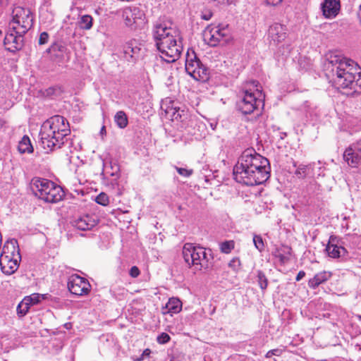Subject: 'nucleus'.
I'll return each instance as SVG.
<instances>
[{"mask_svg": "<svg viewBox=\"0 0 361 361\" xmlns=\"http://www.w3.org/2000/svg\"><path fill=\"white\" fill-rule=\"evenodd\" d=\"M269 160L256 152L253 148L244 150L233 167L236 182L255 186L265 183L270 177Z\"/></svg>", "mask_w": 361, "mask_h": 361, "instance_id": "1", "label": "nucleus"}, {"mask_svg": "<svg viewBox=\"0 0 361 361\" xmlns=\"http://www.w3.org/2000/svg\"><path fill=\"white\" fill-rule=\"evenodd\" d=\"M152 36L163 61L172 63L180 57L183 51L180 32L172 23L161 20L156 21L153 25Z\"/></svg>", "mask_w": 361, "mask_h": 361, "instance_id": "2", "label": "nucleus"}, {"mask_svg": "<svg viewBox=\"0 0 361 361\" xmlns=\"http://www.w3.org/2000/svg\"><path fill=\"white\" fill-rule=\"evenodd\" d=\"M331 64V81L336 88H349L355 93L361 92V68L350 59L334 56Z\"/></svg>", "mask_w": 361, "mask_h": 361, "instance_id": "3", "label": "nucleus"}, {"mask_svg": "<svg viewBox=\"0 0 361 361\" xmlns=\"http://www.w3.org/2000/svg\"><path fill=\"white\" fill-rule=\"evenodd\" d=\"M33 15L28 8L16 6L12 11L8 31L4 37V44L11 52L21 49L24 35L33 25Z\"/></svg>", "mask_w": 361, "mask_h": 361, "instance_id": "4", "label": "nucleus"}, {"mask_svg": "<svg viewBox=\"0 0 361 361\" xmlns=\"http://www.w3.org/2000/svg\"><path fill=\"white\" fill-rule=\"evenodd\" d=\"M71 133L66 118L56 115L43 123L39 132V145L47 152L60 149Z\"/></svg>", "mask_w": 361, "mask_h": 361, "instance_id": "5", "label": "nucleus"}, {"mask_svg": "<svg viewBox=\"0 0 361 361\" xmlns=\"http://www.w3.org/2000/svg\"><path fill=\"white\" fill-rule=\"evenodd\" d=\"M264 95L257 80L246 81L239 92L237 109L243 114H250L264 106Z\"/></svg>", "mask_w": 361, "mask_h": 361, "instance_id": "6", "label": "nucleus"}, {"mask_svg": "<svg viewBox=\"0 0 361 361\" xmlns=\"http://www.w3.org/2000/svg\"><path fill=\"white\" fill-rule=\"evenodd\" d=\"M30 188L36 197L47 203H56L64 196V192L61 186L46 178H33L30 183Z\"/></svg>", "mask_w": 361, "mask_h": 361, "instance_id": "7", "label": "nucleus"}, {"mask_svg": "<svg viewBox=\"0 0 361 361\" xmlns=\"http://www.w3.org/2000/svg\"><path fill=\"white\" fill-rule=\"evenodd\" d=\"M182 255L185 263L190 267H193L196 271L207 269L212 265V251H207L203 247L185 243L183 247Z\"/></svg>", "mask_w": 361, "mask_h": 361, "instance_id": "8", "label": "nucleus"}, {"mask_svg": "<svg viewBox=\"0 0 361 361\" xmlns=\"http://www.w3.org/2000/svg\"><path fill=\"white\" fill-rule=\"evenodd\" d=\"M185 71L196 80L205 82L209 79L208 68L201 63L192 49H188L186 54Z\"/></svg>", "mask_w": 361, "mask_h": 361, "instance_id": "9", "label": "nucleus"}, {"mask_svg": "<svg viewBox=\"0 0 361 361\" xmlns=\"http://www.w3.org/2000/svg\"><path fill=\"white\" fill-rule=\"evenodd\" d=\"M122 18L130 30L142 28L145 24V14L139 7H126L122 11Z\"/></svg>", "mask_w": 361, "mask_h": 361, "instance_id": "10", "label": "nucleus"}, {"mask_svg": "<svg viewBox=\"0 0 361 361\" xmlns=\"http://www.w3.org/2000/svg\"><path fill=\"white\" fill-rule=\"evenodd\" d=\"M203 38L209 46L215 47L229 39V32L227 27L211 25L204 30Z\"/></svg>", "mask_w": 361, "mask_h": 361, "instance_id": "11", "label": "nucleus"}, {"mask_svg": "<svg viewBox=\"0 0 361 361\" xmlns=\"http://www.w3.org/2000/svg\"><path fill=\"white\" fill-rule=\"evenodd\" d=\"M68 288L72 294L82 296L89 293L91 285L86 279L78 275H73L68 279Z\"/></svg>", "mask_w": 361, "mask_h": 361, "instance_id": "12", "label": "nucleus"}, {"mask_svg": "<svg viewBox=\"0 0 361 361\" xmlns=\"http://www.w3.org/2000/svg\"><path fill=\"white\" fill-rule=\"evenodd\" d=\"M98 223L94 215L85 214L79 216L72 221V225L78 230L89 231L94 228Z\"/></svg>", "mask_w": 361, "mask_h": 361, "instance_id": "13", "label": "nucleus"}, {"mask_svg": "<svg viewBox=\"0 0 361 361\" xmlns=\"http://www.w3.org/2000/svg\"><path fill=\"white\" fill-rule=\"evenodd\" d=\"M286 27L282 24L273 23L269 29L268 36L271 42L277 44L286 38Z\"/></svg>", "mask_w": 361, "mask_h": 361, "instance_id": "14", "label": "nucleus"}, {"mask_svg": "<svg viewBox=\"0 0 361 361\" xmlns=\"http://www.w3.org/2000/svg\"><path fill=\"white\" fill-rule=\"evenodd\" d=\"M0 266L3 273L6 275H11L17 271L19 263L18 259H14L13 256L1 254Z\"/></svg>", "mask_w": 361, "mask_h": 361, "instance_id": "15", "label": "nucleus"}, {"mask_svg": "<svg viewBox=\"0 0 361 361\" xmlns=\"http://www.w3.org/2000/svg\"><path fill=\"white\" fill-rule=\"evenodd\" d=\"M326 250L330 257L339 258L344 257L347 253L346 249L342 245H338L337 238L331 236L326 245Z\"/></svg>", "mask_w": 361, "mask_h": 361, "instance_id": "16", "label": "nucleus"}, {"mask_svg": "<svg viewBox=\"0 0 361 361\" xmlns=\"http://www.w3.org/2000/svg\"><path fill=\"white\" fill-rule=\"evenodd\" d=\"M341 7L340 0H324L322 4V9L326 18L335 17Z\"/></svg>", "mask_w": 361, "mask_h": 361, "instance_id": "17", "label": "nucleus"}, {"mask_svg": "<svg viewBox=\"0 0 361 361\" xmlns=\"http://www.w3.org/2000/svg\"><path fill=\"white\" fill-rule=\"evenodd\" d=\"M343 159L351 167H357L361 164V154L353 146L345 150Z\"/></svg>", "mask_w": 361, "mask_h": 361, "instance_id": "18", "label": "nucleus"}, {"mask_svg": "<svg viewBox=\"0 0 361 361\" xmlns=\"http://www.w3.org/2000/svg\"><path fill=\"white\" fill-rule=\"evenodd\" d=\"M140 50L135 41L128 42L123 46V57L129 62H134L138 57Z\"/></svg>", "mask_w": 361, "mask_h": 361, "instance_id": "19", "label": "nucleus"}, {"mask_svg": "<svg viewBox=\"0 0 361 361\" xmlns=\"http://www.w3.org/2000/svg\"><path fill=\"white\" fill-rule=\"evenodd\" d=\"M316 162H312L309 164H300L297 166L295 171V176L298 178H305L306 177H315Z\"/></svg>", "mask_w": 361, "mask_h": 361, "instance_id": "20", "label": "nucleus"}, {"mask_svg": "<svg viewBox=\"0 0 361 361\" xmlns=\"http://www.w3.org/2000/svg\"><path fill=\"white\" fill-rule=\"evenodd\" d=\"M166 115L173 121L183 122L187 118V113L179 107L168 106L165 109Z\"/></svg>", "mask_w": 361, "mask_h": 361, "instance_id": "21", "label": "nucleus"}, {"mask_svg": "<svg viewBox=\"0 0 361 361\" xmlns=\"http://www.w3.org/2000/svg\"><path fill=\"white\" fill-rule=\"evenodd\" d=\"M182 310V302L177 298H170L164 307L162 308V313L164 314H170L172 315L173 314H177Z\"/></svg>", "mask_w": 361, "mask_h": 361, "instance_id": "22", "label": "nucleus"}, {"mask_svg": "<svg viewBox=\"0 0 361 361\" xmlns=\"http://www.w3.org/2000/svg\"><path fill=\"white\" fill-rule=\"evenodd\" d=\"M332 274L329 271H321L314 275V276L310 279L308 281V286L310 288L315 289L320 284L328 281Z\"/></svg>", "mask_w": 361, "mask_h": 361, "instance_id": "23", "label": "nucleus"}, {"mask_svg": "<svg viewBox=\"0 0 361 361\" xmlns=\"http://www.w3.org/2000/svg\"><path fill=\"white\" fill-rule=\"evenodd\" d=\"M300 111L303 112V116L301 117L302 121H312L317 117V109L311 106L309 102H305L301 106Z\"/></svg>", "mask_w": 361, "mask_h": 361, "instance_id": "24", "label": "nucleus"}, {"mask_svg": "<svg viewBox=\"0 0 361 361\" xmlns=\"http://www.w3.org/2000/svg\"><path fill=\"white\" fill-rule=\"evenodd\" d=\"M15 252H17L18 258H20L18 241L16 239L7 240L3 247L1 254H4V255L14 256Z\"/></svg>", "mask_w": 361, "mask_h": 361, "instance_id": "25", "label": "nucleus"}, {"mask_svg": "<svg viewBox=\"0 0 361 361\" xmlns=\"http://www.w3.org/2000/svg\"><path fill=\"white\" fill-rule=\"evenodd\" d=\"M18 149L20 154L31 153L33 152V147L27 135H24L18 142Z\"/></svg>", "mask_w": 361, "mask_h": 361, "instance_id": "26", "label": "nucleus"}, {"mask_svg": "<svg viewBox=\"0 0 361 361\" xmlns=\"http://www.w3.org/2000/svg\"><path fill=\"white\" fill-rule=\"evenodd\" d=\"M47 294L32 293L30 295L25 296L26 301L28 302L30 307L39 304L42 300L47 299Z\"/></svg>", "mask_w": 361, "mask_h": 361, "instance_id": "27", "label": "nucleus"}, {"mask_svg": "<svg viewBox=\"0 0 361 361\" xmlns=\"http://www.w3.org/2000/svg\"><path fill=\"white\" fill-rule=\"evenodd\" d=\"M93 18L90 15L82 16L78 20V25L82 30H90L92 27Z\"/></svg>", "mask_w": 361, "mask_h": 361, "instance_id": "28", "label": "nucleus"}, {"mask_svg": "<svg viewBox=\"0 0 361 361\" xmlns=\"http://www.w3.org/2000/svg\"><path fill=\"white\" fill-rule=\"evenodd\" d=\"M114 121L120 128H124L128 125V117L123 111H118L114 116Z\"/></svg>", "mask_w": 361, "mask_h": 361, "instance_id": "29", "label": "nucleus"}, {"mask_svg": "<svg viewBox=\"0 0 361 361\" xmlns=\"http://www.w3.org/2000/svg\"><path fill=\"white\" fill-rule=\"evenodd\" d=\"M290 255V248L286 247L283 250H278L276 253V257L279 259L281 264L287 263L289 259V255Z\"/></svg>", "mask_w": 361, "mask_h": 361, "instance_id": "30", "label": "nucleus"}, {"mask_svg": "<svg viewBox=\"0 0 361 361\" xmlns=\"http://www.w3.org/2000/svg\"><path fill=\"white\" fill-rule=\"evenodd\" d=\"M30 308V305L26 299L24 298L22 301L18 305L16 308L17 314L19 317H23L26 315Z\"/></svg>", "mask_w": 361, "mask_h": 361, "instance_id": "31", "label": "nucleus"}, {"mask_svg": "<svg viewBox=\"0 0 361 361\" xmlns=\"http://www.w3.org/2000/svg\"><path fill=\"white\" fill-rule=\"evenodd\" d=\"M66 51V47L61 43H54L47 49V52L49 54H54L56 56H59V54H63Z\"/></svg>", "mask_w": 361, "mask_h": 361, "instance_id": "32", "label": "nucleus"}, {"mask_svg": "<svg viewBox=\"0 0 361 361\" xmlns=\"http://www.w3.org/2000/svg\"><path fill=\"white\" fill-rule=\"evenodd\" d=\"M257 278L258 285L259 286L262 290H266L268 286V279L266 277L264 273L261 270H258L257 271Z\"/></svg>", "mask_w": 361, "mask_h": 361, "instance_id": "33", "label": "nucleus"}, {"mask_svg": "<svg viewBox=\"0 0 361 361\" xmlns=\"http://www.w3.org/2000/svg\"><path fill=\"white\" fill-rule=\"evenodd\" d=\"M234 245L235 243L233 240L224 241L221 243L220 249L222 252L228 254L233 250Z\"/></svg>", "mask_w": 361, "mask_h": 361, "instance_id": "34", "label": "nucleus"}, {"mask_svg": "<svg viewBox=\"0 0 361 361\" xmlns=\"http://www.w3.org/2000/svg\"><path fill=\"white\" fill-rule=\"evenodd\" d=\"M228 267L234 272H238L241 269V262L239 257H233L228 263Z\"/></svg>", "mask_w": 361, "mask_h": 361, "instance_id": "35", "label": "nucleus"}, {"mask_svg": "<svg viewBox=\"0 0 361 361\" xmlns=\"http://www.w3.org/2000/svg\"><path fill=\"white\" fill-rule=\"evenodd\" d=\"M95 201L99 204H101L102 206H106L109 203V198L106 193L101 192L96 197Z\"/></svg>", "mask_w": 361, "mask_h": 361, "instance_id": "36", "label": "nucleus"}, {"mask_svg": "<svg viewBox=\"0 0 361 361\" xmlns=\"http://www.w3.org/2000/svg\"><path fill=\"white\" fill-rule=\"evenodd\" d=\"M253 243L255 247L259 251L262 252L264 249V245L262 240V238L258 235H254L253 236Z\"/></svg>", "mask_w": 361, "mask_h": 361, "instance_id": "37", "label": "nucleus"}, {"mask_svg": "<svg viewBox=\"0 0 361 361\" xmlns=\"http://www.w3.org/2000/svg\"><path fill=\"white\" fill-rule=\"evenodd\" d=\"M175 169H176V171L178 173V174H180V176H182L183 177H186V178L190 177L193 173L192 169H185V168L178 167V166H175Z\"/></svg>", "mask_w": 361, "mask_h": 361, "instance_id": "38", "label": "nucleus"}, {"mask_svg": "<svg viewBox=\"0 0 361 361\" xmlns=\"http://www.w3.org/2000/svg\"><path fill=\"white\" fill-rule=\"evenodd\" d=\"M157 341L160 344H165L170 341V336L166 333H161L157 336Z\"/></svg>", "mask_w": 361, "mask_h": 361, "instance_id": "39", "label": "nucleus"}, {"mask_svg": "<svg viewBox=\"0 0 361 361\" xmlns=\"http://www.w3.org/2000/svg\"><path fill=\"white\" fill-rule=\"evenodd\" d=\"M324 169L323 166H321V162L318 161L317 163H316V168L314 170L315 177L324 176Z\"/></svg>", "mask_w": 361, "mask_h": 361, "instance_id": "40", "label": "nucleus"}, {"mask_svg": "<svg viewBox=\"0 0 361 361\" xmlns=\"http://www.w3.org/2000/svg\"><path fill=\"white\" fill-rule=\"evenodd\" d=\"M282 352H283V350L281 349H279V348L273 349V350H269L266 353L265 357L270 358L273 355L280 356L281 355Z\"/></svg>", "mask_w": 361, "mask_h": 361, "instance_id": "41", "label": "nucleus"}, {"mask_svg": "<svg viewBox=\"0 0 361 361\" xmlns=\"http://www.w3.org/2000/svg\"><path fill=\"white\" fill-rule=\"evenodd\" d=\"M49 37V34L47 32H42L38 40L39 44L42 45L47 44L48 42Z\"/></svg>", "mask_w": 361, "mask_h": 361, "instance_id": "42", "label": "nucleus"}, {"mask_svg": "<svg viewBox=\"0 0 361 361\" xmlns=\"http://www.w3.org/2000/svg\"><path fill=\"white\" fill-rule=\"evenodd\" d=\"M121 290V293L118 294V295H116V290L113 288L111 289V295L116 299L118 300H121V296H123L126 292V290L122 288L120 289Z\"/></svg>", "mask_w": 361, "mask_h": 361, "instance_id": "43", "label": "nucleus"}, {"mask_svg": "<svg viewBox=\"0 0 361 361\" xmlns=\"http://www.w3.org/2000/svg\"><path fill=\"white\" fill-rule=\"evenodd\" d=\"M140 270L137 267L133 266L130 268V275L132 277H133V278L137 277L140 275Z\"/></svg>", "mask_w": 361, "mask_h": 361, "instance_id": "44", "label": "nucleus"}, {"mask_svg": "<svg viewBox=\"0 0 361 361\" xmlns=\"http://www.w3.org/2000/svg\"><path fill=\"white\" fill-rule=\"evenodd\" d=\"M267 5L269 6H277L279 5L283 0H264Z\"/></svg>", "mask_w": 361, "mask_h": 361, "instance_id": "45", "label": "nucleus"}, {"mask_svg": "<svg viewBox=\"0 0 361 361\" xmlns=\"http://www.w3.org/2000/svg\"><path fill=\"white\" fill-rule=\"evenodd\" d=\"M201 17L203 20H209L212 17V13L211 11H207L205 13H202Z\"/></svg>", "mask_w": 361, "mask_h": 361, "instance_id": "46", "label": "nucleus"}, {"mask_svg": "<svg viewBox=\"0 0 361 361\" xmlns=\"http://www.w3.org/2000/svg\"><path fill=\"white\" fill-rule=\"evenodd\" d=\"M360 154H361V139L358 140L355 144L353 146Z\"/></svg>", "mask_w": 361, "mask_h": 361, "instance_id": "47", "label": "nucleus"}, {"mask_svg": "<svg viewBox=\"0 0 361 361\" xmlns=\"http://www.w3.org/2000/svg\"><path fill=\"white\" fill-rule=\"evenodd\" d=\"M305 276V272L304 271H300L296 276L295 280L296 281H300L303 277Z\"/></svg>", "mask_w": 361, "mask_h": 361, "instance_id": "48", "label": "nucleus"}, {"mask_svg": "<svg viewBox=\"0 0 361 361\" xmlns=\"http://www.w3.org/2000/svg\"><path fill=\"white\" fill-rule=\"evenodd\" d=\"M151 353V350L149 348L145 349L142 353L141 354L142 356H143L145 358L146 357H149Z\"/></svg>", "mask_w": 361, "mask_h": 361, "instance_id": "49", "label": "nucleus"}, {"mask_svg": "<svg viewBox=\"0 0 361 361\" xmlns=\"http://www.w3.org/2000/svg\"><path fill=\"white\" fill-rule=\"evenodd\" d=\"M56 89L55 87H50L47 90V95H51L54 94V92Z\"/></svg>", "mask_w": 361, "mask_h": 361, "instance_id": "50", "label": "nucleus"}, {"mask_svg": "<svg viewBox=\"0 0 361 361\" xmlns=\"http://www.w3.org/2000/svg\"><path fill=\"white\" fill-rule=\"evenodd\" d=\"M350 238L355 242H359L360 240V237L356 235H352Z\"/></svg>", "mask_w": 361, "mask_h": 361, "instance_id": "51", "label": "nucleus"}, {"mask_svg": "<svg viewBox=\"0 0 361 361\" xmlns=\"http://www.w3.org/2000/svg\"><path fill=\"white\" fill-rule=\"evenodd\" d=\"M209 126H210L211 128L214 130L216 128L217 122H216V121L210 122Z\"/></svg>", "mask_w": 361, "mask_h": 361, "instance_id": "52", "label": "nucleus"}, {"mask_svg": "<svg viewBox=\"0 0 361 361\" xmlns=\"http://www.w3.org/2000/svg\"><path fill=\"white\" fill-rule=\"evenodd\" d=\"M357 16H358V18H359V20H360V23L361 24V5L359 7V10L357 11Z\"/></svg>", "mask_w": 361, "mask_h": 361, "instance_id": "53", "label": "nucleus"}, {"mask_svg": "<svg viewBox=\"0 0 361 361\" xmlns=\"http://www.w3.org/2000/svg\"><path fill=\"white\" fill-rule=\"evenodd\" d=\"M144 359H145V357L140 355L139 357L134 359V360L135 361H142Z\"/></svg>", "mask_w": 361, "mask_h": 361, "instance_id": "54", "label": "nucleus"}, {"mask_svg": "<svg viewBox=\"0 0 361 361\" xmlns=\"http://www.w3.org/2000/svg\"><path fill=\"white\" fill-rule=\"evenodd\" d=\"M286 133H281V135H280V138L281 139H283L284 137H286Z\"/></svg>", "mask_w": 361, "mask_h": 361, "instance_id": "55", "label": "nucleus"}, {"mask_svg": "<svg viewBox=\"0 0 361 361\" xmlns=\"http://www.w3.org/2000/svg\"><path fill=\"white\" fill-rule=\"evenodd\" d=\"M104 131H105V127L104 126H103L102 128L100 133H102Z\"/></svg>", "mask_w": 361, "mask_h": 361, "instance_id": "56", "label": "nucleus"}, {"mask_svg": "<svg viewBox=\"0 0 361 361\" xmlns=\"http://www.w3.org/2000/svg\"><path fill=\"white\" fill-rule=\"evenodd\" d=\"M357 317H358V319H359L360 321H361V315H358V316H357Z\"/></svg>", "mask_w": 361, "mask_h": 361, "instance_id": "57", "label": "nucleus"}, {"mask_svg": "<svg viewBox=\"0 0 361 361\" xmlns=\"http://www.w3.org/2000/svg\"><path fill=\"white\" fill-rule=\"evenodd\" d=\"M1 33V32L0 31V34Z\"/></svg>", "mask_w": 361, "mask_h": 361, "instance_id": "58", "label": "nucleus"}]
</instances>
